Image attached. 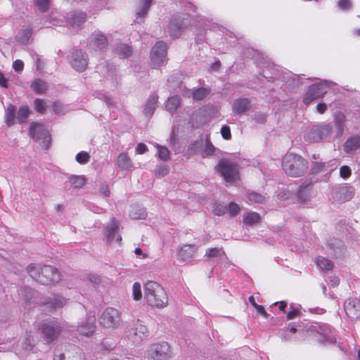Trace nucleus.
<instances>
[{
    "label": "nucleus",
    "instance_id": "1",
    "mask_svg": "<svg viewBox=\"0 0 360 360\" xmlns=\"http://www.w3.org/2000/svg\"><path fill=\"white\" fill-rule=\"evenodd\" d=\"M144 299L147 304L157 308L167 305L168 297L164 288L157 282L148 281L144 284Z\"/></svg>",
    "mask_w": 360,
    "mask_h": 360
},
{
    "label": "nucleus",
    "instance_id": "2",
    "mask_svg": "<svg viewBox=\"0 0 360 360\" xmlns=\"http://www.w3.org/2000/svg\"><path fill=\"white\" fill-rule=\"evenodd\" d=\"M282 167L286 174L297 177L306 172L307 162L300 155L288 153L283 159Z\"/></svg>",
    "mask_w": 360,
    "mask_h": 360
},
{
    "label": "nucleus",
    "instance_id": "3",
    "mask_svg": "<svg viewBox=\"0 0 360 360\" xmlns=\"http://www.w3.org/2000/svg\"><path fill=\"white\" fill-rule=\"evenodd\" d=\"M216 169L228 183H234L240 179L238 165L228 159L220 160Z\"/></svg>",
    "mask_w": 360,
    "mask_h": 360
},
{
    "label": "nucleus",
    "instance_id": "4",
    "mask_svg": "<svg viewBox=\"0 0 360 360\" xmlns=\"http://www.w3.org/2000/svg\"><path fill=\"white\" fill-rule=\"evenodd\" d=\"M30 135L43 148L47 149L51 143V135L46 127L44 124L33 122L30 125Z\"/></svg>",
    "mask_w": 360,
    "mask_h": 360
},
{
    "label": "nucleus",
    "instance_id": "5",
    "mask_svg": "<svg viewBox=\"0 0 360 360\" xmlns=\"http://www.w3.org/2000/svg\"><path fill=\"white\" fill-rule=\"evenodd\" d=\"M332 131L330 124H318L308 127L304 134V139L309 142H319L329 136Z\"/></svg>",
    "mask_w": 360,
    "mask_h": 360
},
{
    "label": "nucleus",
    "instance_id": "6",
    "mask_svg": "<svg viewBox=\"0 0 360 360\" xmlns=\"http://www.w3.org/2000/svg\"><path fill=\"white\" fill-rule=\"evenodd\" d=\"M189 24V19L186 14L174 15L169 20L167 32L173 38L179 37Z\"/></svg>",
    "mask_w": 360,
    "mask_h": 360
},
{
    "label": "nucleus",
    "instance_id": "7",
    "mask_svg": "<svg viewBox=\"0 0 360 360\" xmlns=\"http://www.w3.org/2000/svg\"><path fill=\"white\" fill-rule=\"evenodd\" d=\"M63 326L57 320L48 319L43 321L40 325V330L44 338L48 342L56 339L62 330Z\"/></svg>",
    "mask_w": 360,
    "mask_h": 360
},
{
    "label": "nucleus",
    "instance_id": "8",
    "mask_svg": "<svg viewBox=\"0 0 360 360\" xmlns=\"http://www.w3.org/2000/svg\"><path fill=\"white\" fill-rule=\"evenodd\" d=\"M330 84V82L321 80L316 84H312L309 87V89L305 94L303 98V102L306 105H308L314 99L323 96V95L326 94Z\"/></svg>",
    "mask_w": 360,
    "mask_h": 360
},
{
    "label": "nucleus",
    "instance_id": "9",
    "mask_svg": "<svg viewBox=\"0 0 360 360\" xmlns=\"http://www.w3.org/2000/svg\"><path fill=\"white\" fill-rule=\"evenodd\" d=\"M126 334L129 340L134 343L143 341L148 334V329L141 321L137 320L131 326L127 327Z\"/></svg>",
    "mask_w": 360,
    "mask_h": 360
},
{
    "label": "nucleus",
    "instance_id": "10",
    "mask_svg": "<svg viewBox=\"0 0 360 360\" xmlns=\"http://www.w3.org/2000/svg\"><path fill=\"white\" fill-rule=\"evenodd\" d=\"M120 312L113 307H107L101 314L100 322L105 328H115L120 323Z\"/></svg>",
    "mask_w": 360,
    "mask_h": 360
},
{
    "label": "nucleus",
    "instance_id": "11",
    "mask_svg": "<svg viewBox=\"0 0 360 360\" xmlns=\"http://www.w3.org/2000/svg\"><path fill=\"white\" fill-rule=\"evenodd\" d=\"M353 194V188L347 185L333 186L330 191L331 197L339 202H345L350 200Z\"/></svg>",
    "mask_w": 360,
    "mask_h": 360
},
{
    "label": "nucleus",
    "instance_id": "12",
    "mask_svg": "<svg viewBox=\"0 0 360 360\" xmlns=\"http://www.w3.org/2000/svg\"><path fill=\"white\" fill-rule=\"evenodd\" d=\"M70 63L75 70L82 72L88 65L87 55L82 50H75L72 52Z\"/></svg>",
    "mask_w": 360,
    "mask_h": 360
},
{
    "label": "nucleus",
    "instance_id": "13",
    "mask_svg": "<svg viewBox=\"0 0 360 360\" xmlns=\"http://www.w3.org/2000/svg\"><path fill=\"white\" fill-rule=\"evenodd\" d=\"M169 354V345L167 342L153 345L148 351V356L155 360H163Z\"/></svg>",
    "mask_w": 360,
    "mask_h": 360
},
{
    "label": "nucleus",
    "instance_id": "14",
    "mask_svg": "<svg viewBox=\"0 0 360 360\" xmlns=\"http://www.w3.org/2000/svg\"><path fill=\"white\" fill-rule=\"evenodd\" d=\"M41 278L40 283L44 285L58 282L60 279V275L58 270L51 266L45 265L41 267Z\"/></svg>",
    "mask_w": 360,
    "mask_h": 360
},
{
    "label": "nucleus",
    "instance_id": "15",
    "mask_svg": "<svg viewBox=\"0 0 360 360\" xmlns=\"http://www.w3.org/2000/svg\"><path fill=\"white\" fill-rule=\"evenodd\" d=\"M338 165L336 160H330L327 162H314L312 163L311 171L312 174L328 175L335 170Z\"/></svg>",
    "mask_w": 360,
    "mask_h": 360
},
{
    "label": "nucleus",
    "instance_id": "16",
    "mask_svg": "<svg viewBox=\"0 0 360 360\" xmlns=\"http://www.w3.org/2000/svg\"><path fill=\"white\" fill-rule=\"evenodd\" d=\"M166 55V44L162 41H159L153 47L150 53V58L153 63L161 65L165 60Z\"/></svg>",
    "mask_w": 360,
    "mask_h": 360
},
{
    "label": "nucleus",
    "instance_id": "17",
    "mask_svg": "<svg viewBox=\"0 0 360 360\" xmlns=\"http://www.w3.org/2000/svg\"><path fill=\"white\" fill-rule=\"evenodd\" d=\"M108 46V40L106 37L100 31H95L92 33L89 47L95 51H103Z\"/></svg>",
    "mask_w": 360,
    "mask_h": 360
},
{
    "label": "nucleus",
    "instance_id": "18",
    "mask_svg": "<svg viewBox=\"0 0 360 360\" xmlns=\"http://www.w3.org/2000/svg\"><path fill=\"white\" fill-rule=\"evenodd\" d=\"M345 311L349 319H360V300L356 298L347 299L345 302Z\"/></svg>",
    "mask_w": 360,
    "mask_h": 360
},
{
    "label": "nucleus",
    "instance_id": "19",
    "mask_svg": "<svg viewBox=\"0 0 360 360\" xmlns=\"http://www.w3.org/2000/svg\"><path fill=\"white\" fill-rule=\"evenodd\" d=\"M118 223L113 219L105 227V236L108 243H120L122 240L118 232Z\"/></svg>",
    "mask_w": 360,
    "mask_h": 360
},
{
    "label": "nucleus",
    "instance_id": "20",
    "mask_svg": "<svg viewBox=\"0 0 360 360\" xmlns=\"http://www.w3.org/2000/svg\"><path fill=\"white\" fill-rule=\"evenodd\" d=\"M96 329V319L94 316L86 318V321L79 323L77 327V332L86 337L92 335Z\"/></svg>",
    "mask_w": 360,
    "mask_h": 360
},
{
    "label": "nucleus",
    "instance_id": "21",
    "mask_svg": "<svg viewBox=\"0 0 360 360\" xmlns=\"http://www.w3.org/2000/svg\"><path fill=\"white\" fill-rule=\"evenodd\" d=\"M316 340L324 344H332L335 342V338L328 328H320L316 333Z\"/></svg>",
    "mask_w": 360,
    "mask_h": 360
},
{
    "label": "nucleus",
    "instance_id": "22",
    "mask_svg": "<svg viewBox=\"0 0 360 360\" xmlns=\"http://www.w3.org/2000/svg\"><path fill=\"white\" fill-rule=\"evenodd\" d=\"M116 165L122 170H130L133 168V163L126 153H122L118 155Z\"/></svg>",
    "mask_w": 360,
    "mask_h": 360
},
{
    "label": "nucleus",
    "instance_id": "23",
    "mask_svg": "<svg viewBox=\"0 0 360 360\" xmlns=\"http://www.w3.org/2000/svg\"><path fill=\"white\" fill-rule=\"evenodd\" d=\"M197 250V248L192 245H184L179 251L178 256L183 261L192 259Z\"/></svg>",
    "mask_w": 360,
    "mask_h": 360
},
{
    "label": "nucleus",
    "instance_id": "24",
    "mask_svg": "<svg viewBox=\"0 0 360 360\" xmlns=\"http://www.w3.org/2000/svg\"><path fill=\"white\" fill-rule=\"evenodd\" d=\"M250 108V101L248 98H239L234 101L232 110L236 115L246 112Z\"/></svg>",
    "mask_w": 360,
    "mask_h": 360
},
{
    "label": "nucleus",
    "instance_id": "25",
    "mask_svg": "<svg viewBox=\"0 0 360 360\" xmlns=\"http://www.w3.org/2000/svg\"><path fill=\"white\" fill-rule=\"evenodd\" d=\"M153 0H139L136 8L137 18H144L149 11Z\"/></svg>",
    "mask_w": 360,
    "mask_h": 360
},
{
    "label": "nucleus",
    "instance_id": "26",
    "mask_svg": "<svg viewBox=\"0 0 360 360\" xmlns=\"http://www.w3.org/2000/svg\"><path fill=\"white\" fill-rule=\"evenodd\" d=\"M66 304V300L59 295H55L53 298H50L45 304L49 308L51 311H56L62 308Z\"/></svg>",
    "mask_w": 360,
    "mask_h": 360
},
{
    "label": "nucleus",
    "instance_id": "27",
    "mask_svg": "<svg viewBox=\"0 0 360 360\" xmlns=\"http://www.w3.org/2000/svg\"><path fill=\"white\" fill-rule=\"evenodd\" d=\"M158 96L157 95H151L149 96L143 109V113L147 117H151L157 107Z\"/></svg>",
    "mask_w": 360,
    "mask_h": 360
},
{
    "label": "nucleus",
    "instance_id": "28",
    "mask_svg": "<svg viewBox=\"0 0 360 360\" xmlns=\"http://www.w3.org/2000/svg\"><path fill=\"white\" fill-rule=\"evenodd\" d=\"M209 89L202 87L197 89L193 91H191L188 89L185 90L184 92V95L187 97H190L191 96H192L193 98L195 101H200L205 98L209 94Z\"/></svg>",
    "mask_w": 360,
    "mask_h": 360
},
{
    "label": "nucleus",
    "instance_id": "29",
    "mask_svg": "<svg viewBox=\"0 0 360 360\" xmlns=\"http://www.w3.org/2000/svg\"><path fill=\"white\" fill-rule=\"evenodd\" d=\"M360 148V136L356 135L349 138L344 144L346 153H350Z\"/></svg>",
    "mask_w": 360,
    "mask_h": 360
},
{
    "label": "nucleus",
    "instance_id": "30",
    "mask_svg": "<svg viewBox=\"0 0 360 360\" xmlns=\"http://www.w3.org/2000/svg\"><path fill=\"white\" fill-rule=\"evenodd\" d=\"M86 181V179L83 175H71L68 179L69 184L74 188H82Z\"/></svg>",
    "mask_w": 360,
    "mask_h": 360
},
{
    "label": "nucleus",
    "instance_id": "31",
    "mask_svg": "<svg viewBox=\"0 0 360 360\" xmlns=\"http://www.w3.org/2000/svg\"><path fill=\"white\" fill-rule=\"evenodd\" d=\"M180 98L177 96H173L167 98L165 108L167 111L173 114L180 106Z\"/></svg>",
    "mask_w": 360,
    "mask_h": 360
},
{
    "label": "nucleus",
    "instance_id": "32",
    "mask_svg": "<svg viewBox=\"0 0 360 360\" xmlns=\"http://www.w3.org/2000/svg\"><path fill=\"white\" fill-rule=\"evenodd\" d=\"M146 210L140 206H133L129 212V216L133 219H143L146 217Z\"/></svg>",
    "mask_w": 360,
    "mask_h": 360
},
{
    "label": "nucleus",
    "instance_id": "33",
    "mask_svg": "<svg viewBox=\"0 0 360 360\" xmlns=\"http://www.w3.org/2000/svg\"><path fill=\"white\" fill-rule=\"evenodd\" d=\"M206 255L213 260L222 259L225 257V253L222 248H210L206 252Z\"/></svg>",
    "mask_w": 360,
    "mask_h": 360
},
{
    "label": "nucleus",
    "instance_id": "34",
    "mask_svg": "<svg viewBox=\"0 0 360 360\" xmlns=\"http://www.w3.org/2000/svg\"><path fill=\"white\" fill-rule=\"evenodd\" d=\"M15 117V108L13 105H8L5 112V122L8 126H11L14 123Z\"/></svg>",
    "mask_w": 360,
    "mask_h": 360
},
{
    "label": "nucleus",
    "instance_id": "35",
    "mask_svg": "<svg viewBox=\"0 0 360 360\" xmlns=\"http://www.w3.org/2000/svg\"><path fill=\"white\" fill-rule=\"evenodd\" d=\"M260 221V216L258 213L250 212L244 214L243 221L245 224L253 225Z\"/></svg>",
    "mask_w": 360,
    "mask_h": 360
},
{
    "label": "nucleus",
    "instance_id": "36",
    "mask_svg": "<svg viewBox=\"0 0 360 360\" xmlns=\"http://www.w3.org/2000/svg\"><path fill=\"white\" fill-rule=\"evenodd\" d=\"M41 267L35 264H30L27 267V271L30 276L34 280L40 283V278H41Z\"/></svg>",
    "mask_w": 360,
    "mask_h": 360
},
{
    "label": "nucleus",
    "instance_id": "37",
    "mask_svg": "<svg viewBox=\"0 0 360 360\" xmlns=\"http://www.w3.org/2000/svg\"><path fill=\"white\" fill-rule=\"evenodd\" d=\"M316 266L323 271H328L333 268L331 261L323 257H318L315 261Z\"/></svg>",
    "mask_w": 360,
    "mask_h": 360
},
{
    "label": "nucleus",
    "instance_id": "38",
    "mask_svg": "<svg viewBox=\"0 0 360 360\" xmlns=\"http://www.w3.org/2000/svg\"><path fill=\"white\" fill-rule=\"evenodd\" d=\"M311 187V184L306 186H300L297 193V197L301 202H304L308 200L310 196Z\"/></svg>",
    "mask_w": 360,
    "mask_h": 360
},
{
    "label": "nucleus",
    "instance_id": "39",
    "mask_svg": "<svg viewBox=\"0 0 360 360\" xmlns=\"http://www.w3.org/2000/svg\"><path fill=\"white\" fill-rule=\"evenodd\" d=\"M31 86L37 94H39L44 93L47 89L46 83L41 79H35Z\"/></svg>",
    "mask_w": 360,
    "mask_h": 360
},
{
    "label": "nucleus",
    "instance_id": "40",
    "mask_svg": "<svg viewBox=\"0 0 360 360\" xmlns=\"http://www.w3.org/2000/svg\"><path fill=\"white\" fill-rule=\"evenodd\" d=\"M248 201L252 203H264L266 201V197L252 191L248 193Z\"/></svg>",
    "mask_w": 360,
    "mask_h": 360
},
{
    "label": "nucleus",
    "instance_id": "41",
    "mask_svg": "<svg viewBox=\"0 0 360 360\" xmlns=\"http://www.w3.org/2000/svg\"><path fill=\"white\" fill-rule=\"evenodd\" d=\"M31 37V30L30 28H25L20 30L16 36V39L22 44H26L28 42Z\"/></svg>",
    "mask_w": 360,
    "mask_h": 360
},
{
    "label": "nucleus",
    "instance_id": "42",
    "mask_svg": "<svg viewBox=\"0 0 360 360\" xmlns=\"http://www.w3.org/2000/svg\"><path fill=\"white\" fill-rule=\"evenodd\" d=\"M115 51L122 57H129L132 52L131 48L127 44H120L117 45Z\"/></svg>",
    "mask_w": 360,
    "mask_h": 360
},
{
    "label": "nucleus",
    "instance_id": "43",
    "mask_svg": "<svg viewBox=\"0 0 360 360\" xmlns=\"http://www.w3.org/2000/svg\"><path fill=\"white\" fill-rule=\"evenodd\" d=\"M86 21V14L83 12H77L72 17L71 23L73 27H79Z\"/></svg>",
    "mask_w": 360,
    "mask_h": 360
},
{
    "label": "nucleus",
    "instance_id": "44",
    "mask_svg": "<svg viewBox=\"0 0 360 360\" xmlns=\"http://www.w3.org/2000/svg\"><path fill=\"white\" fill-rule=\"evenodd\" d=\"M156 148L158 149V156L160 160L167 161L170 158V152L167 148L159 144L156 145Z\"/></svg>",
    "mask_w": 360,
    "mask_h": 360
},
{
    "label": "nucleus",
    "instance_id": "45",
    "mask_svg": "<svg viewBox=\"0 0 360 360\" xmlns=\"http://www.w3.org/2000/svg\"><path fill=\"white\" fill-rule=\"evenodd\" d=\"M132 295H133V299L135 301H139V300H141L143 295H142V291H141V285L140 283L135 282L133 284Z\"/></svg>",
    "mask_w": 360,
    "mask_h": 360
},
{
    "label": "nucleus",
    "instance_id": "46",
    "mask_svg": "<svg viewBox=\"0 0 360 360\" xmlns=\"http://www.w3.org/2000/svg\"><path fill=\"white\" fill-rule=\"evenodd\" d=\"M91 156L86 151H81L76 155L75 159L77 162L81 165L86 164L89 162Z\"/></svg>",
    "mask_w": 360,
    "mask_h": 360
},
{
    "label": "nucleus",
    "instance_id": "47",
    "mask_svg": "<svg viewBox=\"0 0 360 360\" xmlns=\"http://www.w3.org/2000/svg\"><path fill=\"white\" fill-rule=\"evenodd\" d=\"M30 110L27 107H22L18 112L17 119L20 122H25L29 115Z\"/></svg>",
    "mask_w": 360,
    "mask_h": 360
},
{
    "label": "nucleus",
    "instance_id": "48",
    "mask_svg": "<svg viewBox=\"0 0 360 360\" xmlns=\"http://www.w3.org/2000/svg\"><path fill=\"white\" fill-rule=\"evenodd\" d=\"M227 210V206L221 203H215L213 205V212L217 216L224 215Z\"/></svg>",
    "mask_w": 360,
    "mask_h": 360
},
{
    "label": "nucleus",
    "instance_id": "49",
    "mask_svg": "<svg viewBox=\"0 0 360 360\" xmlns=\"http://www.w3.org/2000/svg\"><path fill=\"white\" fill-rule=\"evenodd\" d=\"M240 211V206L235 202H230L229 206L227 207L226 212H229V215L231 217H234L237 215Z\"/></svg>",
    "mask_w": 360,
    "mask_h": 360
},
{
    "label": "nucleus",
    "instance_id": "50",
    "mask_svg": "<svg viewBox=\"0 0 360 360\" xmlns=\"http://www.w3.org/2000/svg\"><path fill=\"white\" fill-rule=\"evenodd\" d=\"M216 148L211 143L209 139L205 140V146L204 148V153L205 155H211L214 153Z\"/></svg>",
    "mask_w": 360,
    "mask_h": 360
},
{
    "label": "nucleus",
    "instance_id": "51",
    "mask_svg": "<svg viewBox=\"0 0 360 360\" xmlns=\"http://www.w3.org/2000/svg\"><path fill=\"white\" fill-rule=\"evenodd\" d=\"M35 5L42 12L46 11L49 8V0H34Z\"/></svg>",
    "mask_w": 360,
    "mask_h": 360
},
{
    "label": "nucleus",
    "instance_id": "52",
    "mask_svg": "<svg viewBox=\"0 0 360 360\" xmlns=\"http://www.w3.org/2000/svg\"><path fill=\"white\" fill-rule=\"evenodd\" d=\"M35 110L39 113H44L46 111V103L39 98H37L34 101Z\"/></svg>",
    "mask_w": 360,
    "mask_h": 360
},
{
    "label": "nucleus",
    "instance_id": "53",
    "mask_svg": "<svg viewBox=\"0 0 360 360\" xmlns=\"http://www.w3.org/2000/svg\"><path fill=\"white\" fill-rule=\"evenodd\" d=\"M169 173V168L167 166L163 165L158 167L155 171L156 177L161 178L166 176Z\"/></svg>",
    "mask_w": 360,
    "mask_h": 360
},
{
    "label": "nucleus",
    "instance_id": "54",
    "mask_svg": "<svg viewBox=\"0 0 360 360\" xmlns=\"http://www.w3.org/2000/svg\"><path fill=\"white\" fill-rule=\"evenodd\" d=\"M201 147H202V141L198 140V141H195L193 143H192L188 147V150H189L190 153H191V154H196L198 153V151L201 148Z\"/></svg>",
    "mask_w": 360,
    "mask_h": 360
},
{
    "label": "nucleus",
    "instance_id": "55",
    "mask_svg": "<svg viewBox=\"0 0 360 360\" xmlns=\"http://www.w3.org/2000/svg\"><path fill=\"white\" fill-rule=\"evenodd\" d=\"M337 4L339 8L342 11L349 10L352 7V2L350 0H339Z\"/></svg>",
    "mask_w": 360,
    "mask_h": 360
},
{
    "label": "nucleus",
    "instance_id": "56",
    "mask_svg": "<svg viewBox=\"0 0 360 360\" xmlns=\"http://www.w3.org/2000/svg\"><path fill=\"white\" fill-rule=\"evenodd\" d=\"M352 174L351 169L346 165L342 166L340 168V175L343 179H347Z\"/></svg>",
    "mask_w": 360,
    "mask_h": 360
},
{
    "label": "nucleus",
    "instance_id": "57",
    "mask_svg": "<svg viewBox=\"0 0 360 360\" xmlns=\"http://www.w3.org/2000/svg\"><path fill=\"white\" fill-rule=\"evenodd\" d=\"M221 134L222 137L226 140H229L231 138V129L228 126H223L221 128Z\"/></svg>",
    "mask_w": 360,
    "mask_h": 360
},
{
    "label": "nucleus",
    "instance_id": "58",
    "mask_svg": "<svg viewBox=\"0 0 360 360\" xmlns=\"http://www.w3.org/2000/svg\"><path fill=\"white\" fill-rule=\"evenodd\" d=\"M13 68L16 72H20L23 70L24 63L21 60H16L13 63Z\"/></svg>",
    "mask_w": 360,
    "mask_h": 360
},
{
    "label": "nucleus",
    "instance_id": "59",
    "mask_svg": "<svg viewBox=\"0 0 360 360\" xmlns=\"http://www.w3.org/2000/svg\"><path fill=\"white\" fill-rule=\"evenodd\" d=\"M254 120L258 123H264L266 118V115L262 112H256L254 115Z\"/></svg>",
    "mask_w": 360,
    "mask_h": 360
},
{
    "label": "nucleus",
    "instance_id": "60",
    "mask_svg": "<svg viewBox=\"0 0 360 360\" xmlns=\"http://www.w3.org/2000/svg\"><path fill=\"white\" fill-rule=\"evenodd\" d=\"M147 150V146L144 143H139L136 148L137 154H143Z\"/></svg>",
    "mask_w": 360,
    "mask_h": 360
},
{
    "label": "nucleus",
    "instance_id": "61",
    "mask_svg": "<svg viewBox=\"0 0 360 360\" xmlns=\"http://www.w3.org/2000/svg\"><path fill=\"white\" fill-rule=\"evenodd\" d=\"M99 191L103 195H104L105 197H108L110 195V191H109L108 186L107 185H104V184L101 185L99 188Z\"/></svg>",
    "mask_w": 360,
    "mask_h": 360
},
{
    "label": "nucleus",
    "instance_id": "62",
    "mask_svg": "<svg viewBox=\"0 0 360 360\" xmlns=\"http://www.w3.org/2000/svg\"><path fill=\"white\" fill-rule=\"evenodd\" d=\"M300 315V311L297 309H293L287 314V319L288 320L293 319Z\"/></svg>",
    "mask_w": 360,
    "mask_h": 360
},
{
    "label": "nucleus",
    "instance_id": "63",
    "mask_svg": "<svg viewBox=\"0 0 360 360\" xmlns=\"http://www.w3.org/2000/svg\"><path fill=\"white\" fill-rule=\"evenodd\" d=\"M255 309L257 310V311L262 316H263L264 318H267L268 317V314L267 312L265 311V309H264V307L261 305H256L255 306Z\"/></svg>",
    "mask_w": 360,
    "mask_h": 360
},
{
    "label": "nucleus",
    "instance_id": "64",
    "mask_svg": "<svg viewBox=\"0 0 360 360\" xmlns=\"http://www.w3.org/2000/svg\"><path fill=\"white\" fill-rule=\"evenodd\" d=\"M326 109H327V105L326 103H320L316 106V110H317L318 112H319L320 114L324 113L326 112Z\"/></svg>",
    "mask_w": 360,
    "mask_h": 360
}]
</instances>
